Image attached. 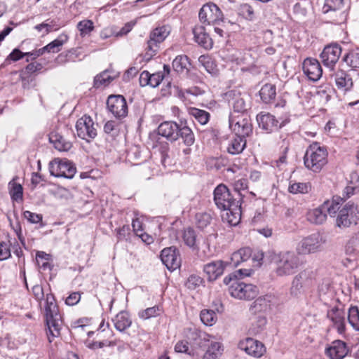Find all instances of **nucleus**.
I'll return each instance as SVG.
<instances>
[{
  "instance_id": "8",
  "label": "nucleus",
  "mask_w": 359,
  "mask_h": 359,
  "mask_svg": "<svg viewBox=\"0 0 359 359\" xmlns=\"http://www.w3.org/2000/svg\"><path fill=\"white\" fill-rule=\"evenodd\" d=\"M321 237L318 233H313L302 238L297 245L296 252L298 255L316 253L321 249Z\"/></svg>"
},
{
  "instance_id": "27",
  "label": "nucleus",
  "mask_w": 359,
  "mask_h": 359,
  "mask_svg": "<svg viewBox=\"0 0 359 359\" xmlns=\"http://www.w3.org/2000/svg\"><path fill=\"white\" fill-rule=\"evenodd\" d=\"M177 135V140L180 137L183 143L187 147L193 145L195 142L194 132L189 126L182 122L180 124Z\"/></svg>"
},
{
  "instance_id": "64",
  "label": "nucleus",
  "mask_w": 359,
  "mask_h": 359,
  "mask_svg": "<svg viewBox=\"0 0 359 359\" xmlns=\"http://www.w3.org/2000/svg\"><path fill=\"white\" fill-rule=\"evenodd\" d=\"M25 56L18 48H15L6 57V60L18 61Z\"/></svg>"
},
{
  "instance_id": "61",
  "label": "nucleus",
  "mask_w": 359,
  "mask_h": 359,
  "mask_svg": "<svg viewBox=\"0 0 359 359\" xmlns=\"http://www.w3.org/2000/svg\"><path fill=\"white\" fill-rule=\"evenodd\" d=\"M163 79V75L161 72L155 73L151 74L149 72V78L148 80L149 81V85L150 86L153 88L157 87L161 82L162 81Z\"/></svg>"
},
{
  "instance_id": "52",
  "label": "nucleus",
  "mask_w": 359,
  "mask_h": 359,
  "mask_svg": "<svg viewBox=\"0 0 359 359\" xmlns=\"http://www.w3.org/2000/svg\"><path fill=\"white\" fill-rule=\"evenodd\" d=\"M322 205L325 212L328 213L331 217L334 216L337 211L339 212L340 210L339 203L337 202L334 199L332 201H325Z\"/></svg>"
},
{
  "instance_id": "7",
  "label": "nucleus",
  "mask_w": 359,
  "mask_h": 359,
  "mask_svg": "<svg viewBox=\"0 0 359 359\" xmlns=\"http://www.w3.org/2000/svg\"><path fill=\"white\" fill-rule=\"evenodd\" d=\"M229 294L237 299H251L258 294L257 286L252 284H247L233 279V282L229 288Z\"/></svg>"
},
{
  "instance_id": "43",
  "label": "nucleus",
  "mask_w": 359,
  "mask_h": 359,
  "mask_svg": "<svg viewBox=\"0 0 359 359\" xmlns=\"http://www.w3.org/2000/svg\"><path fill=\"white\" fill-rule=\"evenodd\" d=\"M212 220V216L208 212H198L195 216V222L199 229H204L208 226Z\"/></svg>"
},
{
  "instance_id": "11",
  "label": "nucleus",
  "mask_w": 359,
  "mask_h": 359,
  "mask_svg": "<svg viewBox=\"0 0 359 359\" xmlns=\"http://www.w3.org/2000/svg\"><path fill=\"white\" fill-rule=\"evenodd\" d=\"M107 107L116 118L121 119L128 115V104L123 95H111L109 96L107 101Z\"/></svg>"
},
{
  "instance_id": "32",
  "label": "nucleus",
  "mask_w": 359,
  "mask_h": 359,
  "mask_svg": "<svg viewBox=\"0 0 359 359\" xmlns=\"http://www.w3.org/2000/svg\"><path fill=\"white\" fill-rule=\"evenodd\" d=\"M276 95V86L271 83L264 85L259 90L262 100L265 103H269L274 100Z\"/></svg>"
},
{
  "instance_id": "41",
  "label": "nucleus",
  "mask_w": 359,
  "mask_h": 359,
  "mask_svg": "<svg viewBox=\"0 0 359 359\" xmlns=\"http://www.w3.org/2000/svg\"><path fill=\"white\" fill-rule=\"evenodd\" d=\"M200 318L202 323L207 326H212L217 321V315L212 310H202L200 313Z\"/></svg>"
},
{
  "instance_id": "62",
  "label": "nucleus",
  "mask_w": 359,
  "mask_h": 359,
  "mask_svg": "<svg viewBox=\"0 0 359 359\" xmlns=\"http://www.w3.org/2000/svg\"><path fill=\"white\" fill-rule=\"evenodd\" d=\"M304 287H305L303 286L300 282L293 278L290 289V293L293 297H298L301 294L302 290Z\"/></svg>"
},
{
  "instance_id": "12",
  "label": "nucleus",
  "mask_w": 359,
  "mask_h": 359,
  "mask_svg": "<svg viewBox=\"0 0 359 359\" xmlns=\"http://www.w3.org/2000/svg\"><path fill=\"white\" fill-rule=\"evenodd\" d=\"M214 201L217 208L222 210L231 208L233 203H240L233 198L227 187L222 184L215 189Z\"/></svg>"
},
{
  "instance_id": "36",
  "label": "nucleus",
  "mask_w": 359,
  "mask_h": 359,
  "mask_svg": "<svg viewBox=\"0 0 359 359\" xmlns=\"http://www.w3.org/2000/svg\"><path fill=\"white\" fill-rule=\"evenodd\" d=\"M68 40L67 34H60L57 39L49 43L46 46L48 53H57L61 50L62 46Z\"/></svg>"
},
{
  "instance_id": "48",
  "label": "nucleus",
  "mask_w": 359,
  "mask_h": 359,
  "mask_svg": "<svg viewBox=\"0 0 359 359\" xmlns=\"http://www.w3.org/2000/svg\"><path fill=\"white\" fill-rule=\"evenodd\" d=\"M267 320L264 314H257L255 316L252 321V332L254 333L259 332L266 325Z\"/></svg>"
},
{
  "instance_id": "34",
  "label": "nucleus",
  "mask_w": 359,
  "mask_h": 359,
  "mask_svg": "<svg viewBox=\"0 0 359 359\" xmlns=\"http://www.w3.org/2000/svg\"><path fill=\"white\" fill-rule=\"evenodd\" d=\"M331 320L333 322L334 327L339 333H343L345 330L344 314L338 310L332 311L328 314Z\"/></svg>"
},
{
  "instance_id": "18",
  "label": "nucleus",
  "mask_w": 359,
  "mask_h": 359,
  "mask_svg": "<svg viewBox=\"0 0 359 359\" xmlns=\"http://www.w3.org/2000/svg\"><path fill=\"white\" fill-rule=\"evenodd\" d=\"M348 352L346 343L341 340L333 341L325 350L326 355L330 359H343Z\"/></svg>"
},
{
  "instance_id": "5",
  "label": "nucleus",
  "mask_w": 359,
  "mask_h": 359,
  "mask_svg": "<svg viewBox=\"0 0 359 359\" xmlns=\"http://www.w3.org/2000/svg\"><path fill=\"white\" fill-rule=\"evenodd\" d=\"M359 220V206L353 203H347L340 209L336 219V226L346 229L355 225Z\"/></svg>"
},
{
  "instance_id": "53",
  "label": "nucleus",
  "mask_w": 359,
  "mask_h": 359,
  "mask_svg": "<svg viewBox=\"0 0 359 359\" xmlns=\"http://www.w3.org/2000/svg\"><path fill=\"white\" fill-rule=\"evenodd\" d=\"M10 194L11 196V198L13 201H21L22 200L23 196V189L22 187L20 184L17 183H12V187L10 190Z\"/></svg>"
},
{
  "instance_id": "46",
  "label": "nucleus",
  "mask_w": 359,
  "mask_h": 359,
  "mask_svg": "<svg viewBox=\"0 0 359 359\" xmlns=\"http://www.w3.org/2000/svg\"><path fill=\"white\" fill-rule=\"evenodd\" d=\"M348 320L354 329L359 331V309L358 306H351L348 309Z\"/></svg>"
},
{
  "instance_id": "4",
  "label": "nucleus",
  "mask_w": 359,
  "mask_h": 359,
  "mask_svg": "<svg viewBox=\"0 0 359 359\" xmlns=\"http://www.w3.org/2000/svg\"><path fill=\"white\" fill-rule=\"evenodd\" d=\"M170 32V27L165 25L157 27L150 32L145 48V57L147 60L151 59L158 53L160 44L165 41Z\"/></svg>"
},
{
  "instance_id": "9",
  "label": "nucleus",
  "mask_w": 359,
  "mask_h": 359,
  "mask_svg": "<svg viewBox=\"0 0 359 359\" xmlns=\"http://www.w3.org/2000/svg\"><path fill=\"white\" fill-rule=\"evenodd\" d=\"M198 16L202 23L213 25H219L224 18L221 10L213 3L203 5L199 11Z\"/></svg>"
},
{
  "instance_id": "3",
  "label": "nucleus",
  "mask_w": 359,
  "mask_h": 359,
  "mask_svg": "<svg viewBox=\"0 0 359 359\" xmlns=\"http://www.w3.org/2000/svg\"><path fill=\"white\" fill-rule=\"evenodd\" d=\"M327 156L325 147H320L317 142L313 143L307 148L304 154V165L314 172H319L327 163Z\"/></svg>"
},
{
  "instance_id": "2",
  "label": "nucleus",
  "mask_w": 359,
  "mask_h": 359,
  "mask_svg": "<svg viewBox=\"0 0 359 359\" xmlns=\"http://www.w3.org/2000/svg\"><path fill=\"white\" fill-rule=\"evenodd\" d=\"M271 257L276 265L275 272L278 276L292 275L302 264L299 255L293 251L273 252Z\"/></svg>"
},
{
  "instance_id": "29",
  "label": "nucleus",
  "mask_w": 359,
  "mask_h": 359,
  "mask_svg": "<svg viewBox=\"0 0 359 359\" xmlns=\"http://www.w3.org/2000/svg\"><path fill=\"white\" fill-rule=\"evenodd\" d=\"M246 147L245 138L236 135L229 143L227 151L232 155L241 154Z\"/></svg>"
},
{
  "instance_id": "25",
  "label": "nucleus",
  "mask_w": 359,
  "mask_h": 359,
  "mask_svg": "<svg viewBox=\"0 0 359 359\" xmlns=\"http://www.w3.org/2000/svg\"><path fill=\"white\" fill-rule=\"evenodd\" d=\"M193 34L195 41L200 46H203L205 49H210L212 47V39L205 32L204 27L196 26L193 29Z\"/></svg>"
},
{
  "instance_id": "13",
  "label": "nucleus",
  "mask_w": 359,
  "mask_h": 359,
  "mask_svg": "<svg viewBox=\"0 0 359 359\" xmlns=\"http://www.w3.org/2000/svg\"><path fill=\"white\" fill-rule=\"evenodd\" d=\"M229 126L235 133L236 135L245 138L252 133V126L248 117L238 116L234 118H229Z\"/></svg>"
},
{
  "instance_id": "24",
  "label": "nucleus",
  "mask_w": 359,
  "mask_h": 359,
  "mask_svg": "<svg viewBox=\"0 0 359 359\" xmlns=\"http://www.w3.org/2000/svg\"><path fill=\"white\" fill-rule=\"evenodd\" d=\"M271 309V297L265 296L257 298L250 306L252 314H264Z\"/></svg>"
},
{
  "instance_id": "55",
  "label": "nucleus",
  "mask_w": 359,
  "mask_h": 359,
  "mask_svg": "<svg viewBox=\"0 0 359 359\" xmlns=\"http://www.w3.org/2000/svg\"><path fill=\"white\" fill-rule=\"evenodd\" d=\"M77 28L81 32V35L89 34L94 29L93 22L90 20L80 21L77 25Z\"/></svg>"
},
{
  "instance_id": "22",
  "label": "nucleus",
  "mask_w": 359,
  "mask_h": 359,
  "mask_svg": "<svg viewBox=\"0 0 359 359\" xmlns=\"http://www.w3.org/2000/svg\"><path fill=\"white\" fill-rule=\"evenodd\" d=\"M334 79L337 87L344 91L349 90L353 86L351 76L345 71L338 69L331 74Z\"/></svg>"
},
{
  "instance_id": "45",
  "label": "nucleus",
  "mask_w": 359,
  "mask_h": 359,
  "mask_svg": "<svg viewBox=\"0 0 359 359\" xmlns=\"http://www.w3.org/2000/svg\"><path fill=\"white\" fill-rule=\"evenodd\" d=\"M343 60L353 69L359 68V52H349L344 57Z\"/></svg>"
},
{
  "instance_id": "6",
  "label": "nucleus",
  "mask_w": 359,
  "mask_h": 359,
  "mask_svg": "<svg viewBox=\"0 0 359 359\" xmlns=\"http://www.w3.org/2000/svg\"><path fill=\"white\" fill-rule=\"evenodd\" d=\"M49 171L54 177L72 179L76 172V168L69 161L55 158L50 162Z\"/></svg>"
},
{
  "instance_id": "23",
  "label": "nucleus",
  "mask_w": 359,
  "mask_h": 359,
  "mask_svg": "<svg viewBox=\"0 0 359 359\" xmlns=\"http://www.w3.org/2000/svg\"><path fill=\"white\" fill-rule=\"evenodd\" d=\"M49 141L60 151H67L72 147V143L66 140L62 134L57 130L52 131L50 133Z\"/></svg>"
},
{
  "instance_id": "50",
  "label": "nucleus",
  "mask_w": 359,
  "mask_h": 359,
  "mask_svg": "<svg viewBox=\"0 0 359 359\" xmlns=\"http://www.w3.org/2000/svg\"><path fill=\"white\" fill-rule=\"evenodd\" d=\"M34 29L38 32H41L43 29H45V34H48L50 32L57 30L59 27L54 20L50 21L48 20L39 25H36Z\"/></svg>"
},
{
  "instance_id": "56",
  "label": "nucleus",
  "mask_w": 359,
  "mask_h": 359,
  "mask_svg": "<svg viewBox=\"0 0 359 359\" xmlns=\"http://www.w3.org/2000/svg\"><path fill=\"white\" fill-rule=\"evenodd\" d=\"M346 251L349 252H359V233L353 236L346 245Z\"/></svg>"
},
{
  "instance_id": "39",
  "label": "nucleus",
  "mask_w": 359,
  "mask_h": 359,
  "mask_svg": "<svg viewBox=\"0 0 359 359\" xmlns=\"http://www.w3.org/2000/svg\"><path fill=\"white\" fill-rule=\"evenodd\" d=\"M344 7V0H325L323 7V12H337L341 11Z\"/></svg>"
},
{
  "instance_id": "30",
  "label": "nucleus",
  "mask_w": 359,
  "mask_h": 359,
  "mask_svg": "<svg viewBox=\"0 0 359 359\" xmlns=\"http://www.w3.org/2000/svg\"><path fill=\"white\" fill-rule=\"evenodd\" d=\"M326 219L327 213L324 208H323V205L309 211L308 213V220L313 224H321L325 222Z\"/></svg>"
},
{
  "instance_id": "1",
  "label": "nucleus",
  "mask_w": 359,
  "mask_h": 359,
  "mask_svg": "<svg viewBox=\"0 0 359 359\" xmlns=\"http://www.w3.org/2000/svg\"><path fill=\"white\" fill-rule=\"evenodd\" d=\"M45 320L47 326V336L49 342L60 335L62 326V316L52 294H48L46 299Z\"/></svg>"
},
{
  "instance_id": "51",
  "label": "nucleus",
  "mask_w": 359,
  "mask_h": 359,
  "mask_svg": "<svg viewBox=\"0 0 359 359\" xmlns=\"http://www.w3.org/2000/svg\"><path fill=\"white\" fill-rule=\"evenodd\" d=\"M160 307L154 306L153 307L147 308L138 313V316L140 318L147 320L152 317H156L160 315Z\"/></svg>"
},
{
  "instance_id": "14",
  "label": "nucleus",
  "mask_w": 359,
  "mask_h": 359,
  "mask_svg": "<svg viewBox=\"0 0 359 359\" xmlns=\"http://www.w3.org/2000/svg\"><path fill=\"white\" fill-rule=\"evenodd\" d=\"M257 121L259 127L268 133H272L273 131L283 127L289 121L287 119L283 120L279 125L278 120H277L274 116L269 113L258 114L257 116Z\"/></svg>"
},
{
  "instance_id": "20",
  "label": "nucleus",
  "mask_w": 359,
  "mask_h": 359,
  "mask_svg": "<svg viewBox=\"0 0 359 359\" xmlns=\"http://www.w3.org/2000/svg\"><path fill=\"white\" fill-rule=\"evenodd\" d=\"M179 127L180 124L175 121H164L158 126L157 133L168 140L175 142L177 140Z\"/></svg>"
},
{
  "instance_id": "49",
  "label": "nucleus",
  "mask_w": 359,
  "mask_h": 359,
  "mask_svg": "<svg viewBox=\"0 0 359 359\" xmlns=\"http://www.w3.org/2000/svg\"><path fill=\"white\" fill-rule=\"evenodd\" d=\"M238 14L249 20H252L255 18L254 9L252 6L248 4H242L240 5Z\"/></svg>"
},
{
  "instance_id": "60",
  "label": "nucleus",
  "mask_w": 359,
  "mask_h": 359,
  "mask_svg": "<svg viewBox=\"0 0 359 359\" xmlns=\"http://www.w3.org/2000/svg\"><path fill=\"white\" fill-rule=\"evenodd\" d=\"M222 351V344L219 342H212L208 347L206 353H210L212 356L218 358L221 355Z\"/></svg>"
},
{
  "instance_id": "33",
  "label": "nucleus",
  "mask_w": 359,
  "mask_h": 359,
  "mask_svg": "<svg viewBox=\"0 0 359 359\" xmlns=\"http://www.w3.org/2000/svg\"><path fill=\"white\" fill-rule=\"evenodd\" d=\"M198 236L195 230L191 227L185 229L182 233V238L186 245L195 250L197 246Z\"/></svg>"
},
{
  "instance_id": "59",
  "label": "nucleus",
  "mask_w": 359,
  "mask_h": 359,
  "mask_svg": "<svg viewBox=\"0 0 359 359\" xmlns=\"http://www.w3.org/2000/svg\"><path fill=\"white\" fill-rule=\"evenodd\" d=\"M23 216L27 221L32 224H38L42 221V215L26 210L23 212Z\"/></svg>"
},
{
  "instance_id": "19",
  "label": "nucleus",
  "mask_w": 359,
  "mask_h": 359,
  "mask_svg": "<svg viewBox=\"0 0 359 359\" xmlns=\"http://www.w3.org/2000/svg\"><path fill=\"white\" fill-rule=\"evenodd\" d=\"M303 71L307 77L313 81H318L323 74L319 62L314 58H306L303 62Z\"/></svg>"
},
{
  "instance_id": "21",
  "label": "nucleus",
  "mask_w": 359,
  "mask_h": 359,
  "mask_svg": "<svg viewBox=\"0 0 359 359\" xmlns=\"http://www.w3.org/2000/svg\"><path fill=\"white\" fill-rule=\"evenodd\" d=\"M226 265V262L222 260H216L205 264L203 267V271L208 276V280L212 281L223 274Z\"/></svg>"
},
{
  "instance_id": "54",
  "label": "nucleus",
  "mask_w": 359,
  "mask_h": 359,
  "mask_svg": "<svg viewBox=\"0 0 359 359\" xmlns=\"http://www.w3.org/2000/svg\"><path fill=\"white\" fill-rule=\"evenodd\" d=\"M203 283V278L195 274L190 275L186 283V286L190 290H195Z\"/></svg>"
},
{
  "instance_id": "28",
  "label": "nucleus",
  "mask_w": 359,
  "mask_h": 359,
  "mask_svg": "<svg viewBox=\"0 0 359 359\" xmlns=\"http://www.w3.org/2000/svg\"><path fill=\"white\" fill-rule=\"evenodd\" d=\"M226 212V219L232 226L238 224L241 217V207L239 203H233L231 207L227 208Z\"/></svg>"
},
{
  "instance_id": "38",
  "label": "nucleus",
  "mask_w": 359,
  "mask_h": 359,
  "mask_svg": "<svg viewBox=\"0 0 359 359\" xmlns=\"http://www.w3.org/2000/svg\"><path fill=\"white\" fill-rule=\"evenodd\" d=\"M199 63L211 75H215L217 72V65L208 55H201L198 58Z\"/></svg>"
},
{
  "instance_id": "47",
  "label": "nucleus",
  "mask_w": 359,
  "mask_h": 359,
  "mask_svg": "<svg viewBox=\"0 0 359 359\" xmlns=\"http://www.w3.org/2000/svg\"><path fill=\"white\" fill-rule=\"evenodd\" d=\"M311 189L309 183L294 182L289 186L288 191L292 194H306Z\"/></svg>"
},
{
  "instance_id": "57",
  "label": "nucleus",
  "mask_w": 359,
  "mask_h": 359,
  "mask_svg": "<svg viewBox=\"0 0 359 359\" xmlns=\"http://www.w3.org/2000/svg\"><path fill=\"white\" fill-rule=\"evenodd\" d=\"M232 185L235 191L238 192L241 197H243V195L241 191H245L248 189V180L245 178L238 179L236 180Z\"/></svg>"
},
{
  "instance_id": "42",
  "label": "nucleus",
  "mask_w": 359,
  "mask_h": 359,
  "mask_svg": "<svg viewBox=\"0 0 359 359\" xmlns=\"http://www.w3.org/2000/svg\"><path fill=\"white\" fill-rule=\"evenodd\" d=\"M116 76H110L108 71H104L101 74L97 75L94 79V87L100 88L102 86H107L112 81Z\"/></svg>"
},
{
  "instance_id": "44",
  "label": "nucleus",
  "mask_w": 359,
  "mask_h": 359,
  "mask_svg": "<svg viewBox=\"0 0 359 359\" xmlns=\"http://www.w3.org/2000/svg\"><path fill=\"white\" fill-rule=\"evenodd\" d=\"M50 259V255L43 251H38L36 255V259L38 266L43 270L50 269V264L49 260Z\"/></svg>"
},
{
  "instance_id": "63",
  "label": "nucleus",
  "mask_w": 359,
  "mask_h": 359,
  "mask_svg": "<svg viewBox=\"0 0 359 359\" xmlns=\"http://www.w3.org/2000/svg\"><path fill=\"white\" fill-rule=\"evenodd\" d=\"M81 294L79 292H72L66 299L65 303L69 306H74L79 302Z\"/></svg>"
},
{
  "instance_id": "17",
  "label": "nucleus",
  "mask_w": 359,
  "mask_h": 359,
  "mask_svg": "<svg viewBox=\"0 0 359 359\" xmlns=\"http://www.w3.org/2000/svg\"><path fill=\"white\" fill-rule=\"evenodd\" d=\"M239 348L247 354L255 358H260L266 351L264 345L258 340L247 338L239 343Z\"/></svg>"
},
{
  "instance_id": "10",
  "label": "nucleus",
  "mask_w": 359,
  "mask_h": 359,
  "mask_svg": "<svg viewBox=\"0 0 359 359\" xmlns=\"http://www.w3.org/2000/svg\"><path fill=\"white\" fill-rule=\"evenodd\" d=\"M76 130L77 135L88 142L97 136L95 123L91 117L88 115H84L77 120Z\"/></svg>"
},
{
  "instance_id": "26",
  "label": "nucleus",
  "mask_w": 359,
  "mask_h": 359,
  "mask_svg": "<svg viewBox=\"0 0 359 359\" xmlns=\"http://www.w3.org/2000/svg\"><path fill=\"white\" fill-rule=\"evenodd\" d=\"M113 323L117 330L123 332L131 326L132 320L127 311H121L114 317Z\"/></svg>"
},
{
  "instance_id": "58",
  "label": "nucleus",
  "mask_w": 359,
  "mask_h": 359,
  "mask_svg": "<svg viewBox=\"0 0 359 359\" xmlns=\"http://www.w3.org/2000/svg\"><path fill=\"white\" fill-rule=\"evenodd\" d=\"M282 147H284L282 155L279 157L278 160L274 162V166H276L280 169V166L283 164L286 163L287 160V153L289 149V142L287 141L285 142V140H283V144Z\"/></svg>"
},
{
  "instance_id": "16",
  "label": "nucleus",
  "mask_w": 359,
  "mask_h": 359,
  "mask_svg": "<svg viewBox=\"0 0 359 359\" xmlns=\"http://www.w3.org/2000/svg\"><path fill=\"white\" fill-rule=\"evenodd\" d=\"M161 259L169 270H175L180 266L181 258L180 253L174 246L164 248L161 251Z\"/></svg>"
},
{
  "instance_id": "35",
  "label": "nucleus",
  "mask_w": 359,
  "mask_h": 359,
  "mask_svg": "<svg viewBox=\"0 0 359 359\" xmlns=\"http://www.w3.org/2000/svg\"><path fill=\"white\" fill-rule=\"evenodd\" d=\"M189 66V57L184 55L177 56L172 62V67L178 73H182L184 70L188 71Z\"/></svg>"
},
{
  "instance_id": "15",
  "label": "nucleus",
  "mask_w": 359,
  "mask_h": 359,
  "mask_svg": "<svg viewBox=\"0 0 359 359\" xmlns=\"http://www.w3.org/2000/svg\"><path fill=\"white\" fill-rule=\"evenodd\" d=\"M341 51V46L337 43H332L326 46L320 54L323 65L332 69L339 60Z\"/></svg>"
},
{
  "instance_id": "37",
  "label": "nucleus",
  "mask_w": 359,
  "mask_h": 359,
  "mask_svg": "<svg viewBox=\"0 0 359 359\" xmlns=\"http://www.w3.org/2000/svg\"><path fill=\"white\" fill-rule=\"evenodd\" d=\"M294 278L300 282L305 287H309L313 282V272L311 269H306L300 271Z\"/></svg>"
},
{
  "instance_id": "31",
  "label": "nucleus",
  "mask_w": 359,
  "mask_h": 359,
  "mask_svg": "<svg viewBox=\"0 0 359 359\" xmlns=\"http://www.w3.org/2000/svg\"><path fill=\"white\" fill-rule=\"evenodd\" d=\"M227 95L229 97L232 96L231 99L229 100V103L232 106L234 111L242 113L247 110V105L244 99L238 93L230 92Z\"/></svg>"
},
{
  "instance_id": "40",
  "label": "nucleus",
  "mask_w": 359,
  "mask_h": 359,
  "mask_svg": "<svg viewBox=\"0 0 359 359\" xmlns=\"http://www.w3.org/2000/svg\"><path fill=\"white\" fill-rule=\"evenodd\" d=\"M189 114L201 125H205L210 119V114L208 111L197 108H191Z\"/></svg>"
}]
</instances>
